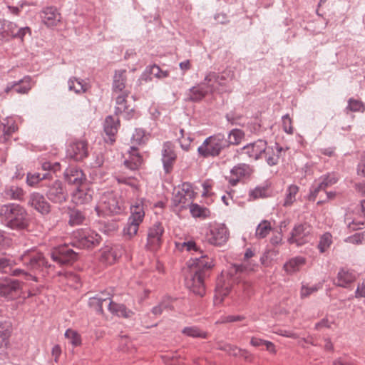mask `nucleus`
<instances>
[{
  "instance_id": "obj_32",
  "label": "nucleus",
  "mask_w": 365,
  "mask_h": 365,
  "mask_svg": "<svg viewBox=\"0 0 365 365\" xmlns=\"http://www.w3.org/2000/svg\"><path fill=\"white\" fill-rule=\"evenodd\" d=\"M16 30V24L5 19H0V39L6 40L14 38V32Z\"/></svg>"
},
{
  "instance_id": "obj_46",
  "label": "nucleus",
  "mask_w": 365,
  "mask_h": 365,
  "mask_svg": "<svg viewBox=\"0 0 365 365\" xmlns=\"http://www.w3.org/2000/svg\"><path fill=\"white\" fill-rule=\"evenodd\" d=\"M182 333L187 336L192 338L205 339L207 337V334L195 326L185 327L182 330Z\"/></svg>"
},
{
  "instance_id": "obj_45",
  "label": "nucleus",
  "mask_w": 365,
  "mask_h": 365,
  "mask_svg": "<svg viewBox=\"0 0 365 365\" xmlns=\"http://www.w3.org/2000/svg\"><path fill=\"white\" fill-rule=\"evenodd\" d=\"M271 230L270 222L267 220H263L257 225L255 236L259 239H263L267 236Z\"/></svg>"
},
{
  "instance_id": "obj_4",
  "label": "nucleus",
  "mask_w": 365,
  "mask_h": 365,
  "mask_svg": "<svg viewBox=\"0 0 365 365\" xmlns=\"http://www.w3.org/2000/svg\"><path fill=\"white\" fill-rule=\"evenodd\" d=\"M233 76V72L230 70H225L220 73L210 71L206 73L202 82L211 94L221 93L229 91L227 84L232 79Z\"/></svg>"
},
{
  "instance_id": "obj_58",
  "label": "nucleus",
  "mask_w": 365,
  "mask_h": 365,
  "mask_svg": "<svg viewBox=\"0 0 365 365\" xmlns=\"http://www.w3.org/2000/svg\"><path fill=\"white\" fill-rule=\"evenodd\" d=\"M365 240V232H357L354 235L348 237L345 242L354 244V245H360Z\"/></svg>"
},
{
  "instance_id": "obj_13",
  "label": "nucleus",
  "mask_w": 365,
  "mask_h": 365,
  "mask_svg": "<svg viewBox=\"0 0 365 365\" xmlns=\"http://www.w3.org/2000/svg\"><path fill=\"white\" fill-rule=\"evenodd\" d=\"M22 288V284L18 279L9 277L0 279V295L5 297L14 298L19 295Z\"/></svg>"
},
{
  "instance_id": "obj_16",
  "label": "nucleus",
  "mask_w": 365,
  "mask_h": 365,
  "mask_svg": "<svg viewBox=\"0 0 365 365\" xmlns=\"http://www.w3.org/2000/svg\"><path fill=\"white\" fill-rule=\"evenodd\" d=\"M229 238V232L225 225H217L213 227L207 234V240L210 244L220 246L225 244Z\"/></svg>"
},
{
  "instance_id": "obj_9",
  "label": "nucleus",
  "mask_w": 365,
  "mask_h": 365,
  "mask_svg": "<svg viewBox=\"0 0 365 365\" xmlns=\"http://www.w3.org/2000/svg\"><path fill=\"white\" fill-rule=\"evenodd\" d=\"M265 149V140L259 139L237 150L239 155H245L251 160L257 161L262 158Z\"/></svg>"
},
{
  "instance_id": "obj_7",
  "label": "nucleus",
  "mask_w": 365,
  "mask_h": 365,
  "mask_svg": "<svg viewBox=\"0 0 365 365\" xmlns=\"http://www.w3.org/2000/svg\"><path fill=\"white\" fill-rule=\"evenodd\" d=\"M312 227L308 222L297 223L292 230L287 242L297 246L303 245L312 240Z\"/></svg>"
},
{
  "instance_id": "obj_40",
  "label": "nucleus",
  "mask_w": 365,
  "mask_h": 365,
  "mask_svg": "<svg viewBox=\"0 0 365 365\" xmlns=\"http://www.w3.org/2000/svg\"><path fill=\"white\" fill-rule=\"evenodd\" d=\"M51 177L49 173L41 175L38 173H28L26 175V184L30 187L36 186L41 181Z\"/></svg>"
},
{
  "instance_id": "obj_53",
  "label": "nucleus",
  "mask_w": 365,
  "mask_h": 365,
  "mask_svg": "<svg viewBox=\"0 0 365 365\" xmlns=\"http://www.w3.org/2000/svg\"><path fill=\"white\" fill-rule=\"evenodd\" d=\"M102 299L98 298L96 295L90 297L88 299V305L91 308L93 309L96 312L99 314L103 313Z\"/></svg>"
},
{
  "instance_id": "obj_2",
  "label": "nucleus",
  "mask_w": 365,
  "mask_h": 365,
  "mask_svg": "<svg viewBox=\"0 0 365 365\" xmlns=\"http://www.w3.org/2000/svg\"><path fill=\"white\" fill-rule=\"evenodd\" d=\"M0 215L5 225L11 230L21 231L27 230L30 225L26 210L19 204L9 203L1 207Z\"/></svg>"
},
{
  "instance_id": "obj_8",
  "label": "nucleus",
  "mask_w": 365,
  "mask_h": 365,
  "mask_svg": "<svg viewBox=\"0 0 365 365\" xmlns=\"http://www.w3.org/2000/svg\"><path fill=\"white\" fill-rule=\"evenodd\" d=\"M46 186L47 187L46 195L51 202L62 204L66 201L68 193L61 181L56 180Z\"/></svg>"
},
{
  "instance_id": "obj_31",
  "label": "nucleus",
  "mask_w": 365,
  "mask_h": 365,
  "mask_svg": "<svg viewBox=\"0 0 365 365\" xmlns=\"http://www.w3.org/2000/svg\"><path fill=\"white\" fill-rule=\"evenodd\" d=\"M145 198H138L130 205V215L129 217L143 222L145 217L144 210Z\"/></svg>"
},
{
  "instance_id": "obj_5",
  "label": "nucleus",
  "mask_w": 365,
  "mask_h": 365,
  "mask_svg": "<svg viewBox=\"0 0 365 365\" xmlns=\"http://www.w3.org/2000/svg\"><path fill=\"white\" fill-rule=\"evenodd\" d=\"M228 148V143L224 134L217 133L207 138L202 144L197 148V153L200 157H217L221 151Z\"/></svg>"
},
{
  "instance_id": "obj_57",
  "label": "nucleus",
  "mask_w": 365,
  "mask_h": 365,
  "mask_svg": "<svg viewBox=\"0 0 365 365\" xmlns=\"http://www.w3.org/2000/svg\"><path fill=\"white\" fill-rule=\"evenodd\" d=\"M249 196L252 199L265 197L267 196V187L257 186L249 192Z\"/></svg>"
},
{
  "instance_id": "obj_44",
  "label": "nucleus",
  "mask_w": 365,
  "mask_h": 365,
  "mask_svg": "<svg viewBox=\"0 0 365 365\" xmlns=\"http://www.w3.org/2000/svg\"><path fill=\"white\" fill-rule=\"evenodd\" d=\"M365 110V106L364 103L359 100L354 98H349L348 101V105L345 108V112L348 113L351 112H361Z\"/></svg>"
},
{
  "instance_id": "obj_64",
  "label": "nucleus",
  "mask_w": 365,
  "mask_h": 365,
  "mask_svg": "<svg viewBox=\"0 0 365 365\" xmlns=\"http://www.w3.org/2000/svg\"><path fill=\"white\" fill-rule=\"evenodd\" d=\"M357 175L365 177V153L361 155L360 162L357 165Z\"/></svg>"
},
{
  "instance_id": "obj_10",
  "label": "nucleus",
  "mask_w": 365,
  "mask_h": 365,
  "mask_svg": "<svg viewBox=\"0 0 365 365\" xmlns=\"http://www.w3.org/2000/svg\"><path fill=\"white\" fill-rule=\"evenodd\" d=\"M253 173L252 167L246 163H238L230 170V176L227 177L229 184L234 187L240 182L247 179Z\"/></svg>"
},
{
  "instance_id": "obj_62",
  "label": "nucleus",
  "mask_w": 365,
  "mask_h": 365,
  "mask_svg": "<svg viewBox=\"0 0 365 365\" xmlns=\"http://www.w3.org/2000/svg\"><path fill=\"white\" fill-rule=\"evenodd\" d=\"M9 274H11L14 276H19L22 274L25 276L26 279H27V280L31 279V280L37 282V277L35 275L31 274H28L24 270L21 269H11V272Z\"/></svg>"
},
{
  "instance_id": "obj_42",
  "label": "nucleus",
  "mask_w": 365,
  "mask_h": 365,
  "mask_svg": "<svg viewBox=\"0 0 365 365\" xmlns=\"http://www.w3.org/2000/svg\"><path fill=\"white\" fill-rule=\"evenodd\" d=\"M190 212L193 217H202L205 218L209 216L210 210L204 207L200 206L197 203H192V202L189 205Z\"/></svg>"
},
{
  "instance_id": "obj_38",
  "label": "nucleus",
  "mask_w": 365,
  "mask_h": 365,
  "mask_svg": "<svg viewBox=\"0 0 365 365\" xmlns=\"http://www.w3.org/2000/svg\"><path fill=\"white\" fill-rule=\"evenodd\" d=\"M118 123L111 115L107 116L106 118L103 125L104 131L106 134L109 136L110 140L112 142L114 141V139L112 138L114 137V135L116 134L118 131Z\"/></svg>"
},
{
  "instance_id": "obj_43",
  "label": "nucleus",
  "mask_w": 365,
  "mask_h": 365,
  "mask_svg": "<svg viewBox=\"0 0 365 365\" xmlns=\"http://www.w3.org/2000/svg\"><path fill=\"white\" fill-rule=\"evenodd\" d=\"M68 215H69L68 223L71 226L81 225L86 219V217H85L84 215L82 213V212L78 210H76V209L70 210L68 212Z\"/></svg>"
},
{
  "instance_id": "obj_21",
  "label": "nucleus",
  "mask_w": 365,
  "mask_h": 365,
  "mask_svg": "<svg viewBox=\"0 0 365 365\" xmlns=\"http://www.w3.org/2000/svg\"><path fill=\"white\" fill-rule=\"evenodd\" d=\"M126 70L119 69L115 70L113 77L112 83V94L130 92L126 88Z\"/></svg>"
},
{
  "instance_id": "obj_35",
  "label": "nucleus",
  "mask_w": 365,
  "mask_h": 365,
  "mask_svg": "<svg viewBox=\"0 0 365 365\" xmlns=\"http://www.w3.org/2000/svg\"><path fill=\"white\" fill-rule=\"evenodd\" d=\"M306 262L304 257L297 256L290 259L284 264V269L288 274H293L298 272L302 266Z\"/></svg>"
},
{
  "instance_id": "obj_25",
  "label": "nucleus",
  "mask_w": 365,
  "mask_h": 365,
  "mask_svg": "<svg viewBox=\"0 0 365 365\" xmlns=\"http://www.w3.org/2000/svg\"><path fill=\"white\" fill-rule=\"evenodd\" d=\"M356 277L357 275L353 270L341 268L337 273L334 284L343 288H347L349 284L356 279Z\"/></svg>"
},
{
  "instance_id": "obj_59",
  "label": "nucleus",
  "mask_w": 365,
  "mask_h": 365,
  "mask_svg": "<svg viewBox=\"0 0 365 365\" xmlns=\"http://www.w3.org/2000/svg\"><path fill=\"white\" fill-rule=\"evenodd\" d=\"M282 120L284 131L287 134H292L294 132V129L292 127V120L289 117V114L283 115Z\"/></svg>"
},
{
  "instance_id": "obj_30",
  "label": "nucleus",
  "mask_w": 365,
  "mask_h": 365,
  "mask_svg": "<svg viewBox=\"0 0 365 365\" xmlns=\"http://www.w3.org/2000/svg\"><path fill=\"white\" fill-rule=\"evenodd\" d=\"M128 158L125 160L124 165L131 170H138L143 163L142 156L135 146L130 147Z\"/></svg>"
},
{
  "instance_id": "obj_3",
  "label": "nucleus",
  "mask_w": 365,
  "mask_h": 365,
  "mask_svg": "<svg viewBox=\"0 0 365 365\" xmlns=\"http://www.w3.org/2000/svg\"><path fill=\"white\" fill-rule=\"evenodd\" d=\"M125 210L120 196L113 191L105 192L101 197L95 210L99 217L120 215Z\"/></svg>"
},
{
  "instance_id": "obj_1",
  "label": "nucleus",
  "mask_w": 365,
  "mask_h": 365,
  "mask_svg": "<svg viewBox=\"0 0 365 365\" xmlns=\"http://www.w3.org/2000/svg\"><path fill=\"white\" fill-rule=\"evenodd\" d=\"M175 247L180 251L185 250L194 255L187 262L190 275L185 279V284L195 294L202 297L205 294V279L210 276L213 267L212 259L202 253L193 240L175 242Z\"/></svg>"
},
{
  "instance_id": "obj_56",
  "label": "nucleus",
  "mask_w": 365,
  "mask_h": 365,
  "mask_svg": "<svg viewBox=\"0 0 365 365\" xmlns=\"http://www.w3.org/2000/svg\"><path fill=\"white\" fill-rule=\"evenodd\" d=\"M148 70H150V73L158 78H164L168 77L169 75V72L168 71H162L156 64L149 66Z\"/></svg>"
},
{
  "instance_id": "obj_60",
  "label": "nucleus",
  "mask_w": 365,
  "mask_h": 365,
  "mask_svg": "<svg viewBox=\"0 0 365 365\" xmlns=\"http://www.w3.org/2000/svg\"><path fill=\"white\" fill-rule=\"evenodd\" d=\"M319 285H314L312 287H307L306 285H302L300 291V297L302 299L308 297L312 293L317 292L319 289Z\"/></svg>"
},
{
  "instance_id": "obj_54",
  "label": "nucleus",
  "mask_w": 365,
  "mask_h": 365,
  "mask_svg": "<svg viewBox=\"0 0 365 365\" xmlns=\"http://www.w3.org/2000/svg\"><path fill=\"white\" fill-rule=\"evenodd\" d=\"M319 180L322 182V185L327 188L338 181V176L336 173H328L319 178Z\"/></svg>"
},
{
  "instance_id": "obj_18",
  "label": "nucleus",
  "mask_w": 365,
  "mask_h": 365,
  "mask_svg": "<svg viewBox=\"0 0 365 365\" xmlns=\"http://www.w3.org/2000/svg\"><path fill=\"white\" fill-rule=\"evenodd\" d=\"M66 155L76 161H79L88 155V144L83 140L74 142L68 145Z\"/></svg>"
},
{
  "instance_id": "obj_49",
  "label": "nucleus",
  "mask_w": 365,
  "mask_h": 365,
  "mask_svg": "<svg viewBox=\"0 0 365 365\" xmlns=\"http://www.w3.org/2000/svg\"><path fill=\"white\" fill-rule=\"evenodd\" d=\"M64 336L68 340V342L73 346H78L81 344V337L80 334L73 329H68L66 331Z\"/></svg>"
},
{
  "instance_id": "obj_52",
  "label": "nucleus",
  "mask_w": 365,
  "mask_h": 365,
  "mask_svg": "<svg viewBox=\"0 0 365 365\" xmlns=\"http://www.w3.org/2000/svg\"><path fill=\"white\" fill-rule=\"evenodd\" d=\"M344 220L347 227L351 231L360 230L364 225V222L361 220L352 219L350 214L348 213L346 215Z\"/></svg>"
},
{
  "instance_id": "obj_15",
  "label": "nucleus",
  "mask_w": 365,
  "mask_h": 365,
  "mask_svg": "<svg viewBox=\"0 0 365 365\" xmlns=\"http://www.w3.org/2000/svg\"><path fill=\"white\" fill-rule=\"evenodd\" d=\"M161 155L163 170L165 173H169L173 170V165L177 158V154L175 151V146L172 142L166 141L163 143L161 150Z\"/></svg>"
},
{
  "instance_id": "obj_37",
  "label": "nucleus",
  "mask_w": 365,
  "mask_h": 365,
  "mask_svg": "<svg viewBox=\"0 0 365 365\" xmlns=\"http://www.w3.org/2000/svg\"><path fill=\"white\" fill-rule=\"evenodd\" d=\"M143 222L128 217V222L123 227V232L125 236L132 238L137 235L139 226Z\"/></svg>"
},
{
  "instance_id": "obj_51",
  "label": "nucleus",
  "mask_w": 365,
  "mask_h": 365,
  "mask_svg": "<svg viewBox=\"0 0 365 365\" xmlns=\"http://www.w3.org/2000/svg\"><path fill=\"white\" fill-rule=\"evenodd\" d=\"M332 243V236L330 233H324L319 240L318 249L321 253L324 252L330 247Z\"/></svg>"
},
{
  "instance_id": "obj_34",
  "label": "nucleus",
  "mask_w": 365,
  "mask_h": 365,
  "mask_svg": "<svg viewBox=\"0 0 365 365\" xmlns=\"http://www.w3.org/2000/svg\"><path fill=\"white\" fill-rule=\"evenodd\" d=\"M108 309L113 314L118 317L130 318L133 315V312L124 304L114 303L113 301L108 303Z\"/></svg>"
},
{
  "instance_id": "obj_29",
  "label": "nucleus",
  "mask_w": 365,
  "mask_h": 365,
  "mask_svg": "<svg viewBox=\"0 0 365 365\" xmlns=\"http://www.w3.org/2000/svg\"><path fill=\"white\" fill-rule=\"evenodd\" d=\"M17 130L14 120L11 118H6L0 120V142L5 143L10 136Z\"/></svg>"
},
{
  "instance_id": "obj_61",
  "label": "nucleus",
  "mask_w": 365,
  "mask_h": 365,
  "mask_svg": "<svg viewBox=\"0 0 365 365\" xmlns=\"http://www.w3.org/2000/svg\"><path fill=\"white\" fill-rule=\"evenodd\" d=\"M326 187L322 182L319 180V182L317 185H313L310 189V197L313 200H315L317 195L319 192L322 190H325Z\"/></svg>"
},
{
  "instance_id": "obj_50",
  "label": "nucleus",
  "mask_w": 365,
  "mask_h": 365,
  "mask_svg": "<svg viewBox=\"0 0 365 365\" xmlns=\"http://www.w3.org/2000/svg\"><path fill=\"white\" fill-rule=\"evenodd\" d=\"M29 81L30 78L28 77L26 78L24 80H21L18 82H14V84H16V86H14L15 92L21 94L28 93L31 88Z\"/></svg>"
},
{
  "instance_id": "obj_26",
  "label": "nucleus",
  "mask_w": 365,
  "mask_h": 365,
  "mask_svg": "<svg viewBox=\"0 0 365 365\" xmlns=\"http://www.w3.org/2000/svg\"><path fill=\"white\" fill-rule=\"evenodd\" d=\"M211 94L202 82L192 86L186 92V101L191 102H199L205 96Z\"/></svg>"
},
{
  "instance_id": "obj_63",
  "label": "nucleus",
  "mask_w": 365,
  "mask_h": 365,
  "mask_svg": "<svg viewBox=\"0 0 365 365\" xmlns=\"http://www.w3.org/2000/svg\"><path fill=\"white\" fill-rule=\"evenodd\" d=\"M144 131L140 129H136L132 136V141L135 145H140L143 141Z\"/></svg>"
},
{
  "instance_id": "obj_12",
  "label": "nucleus",
  "mask_w": 365,
  "mask_h": 365,
  "mask_svg": "<svg viewBox=\"0 0 365 365\" xmlns=\"http://www.w3.org/2000/svg\"><path fill=\"white\" fill-rule=\"evenodd\" d=\"M78 253L68 245L58 247L51 253V258L60 265L69 264L77 259Z\"/></svg>"
},
{
  "instance_id": "obj_23",
  "label": "nucleus",
  "mask_w": 365,
  "mask_h": 365,
  "mask_svg": "<svg viewBox=\"0 0 365 365\" xmlns=\"http://www.w3.org/2000/svg\"><path fill=\"white\" fill-rule=\"evenodd\" d=\"M283 148L277 143L274 145L267 146V141L265 140V149L262 151V156L268 165L274 166L278 164L279 160V155Z\"/></svg>"
},
{
  "instance_id": "obj_14",
  "label": "nucleus",
  "mask_w": 365,
  "mask_h": 365,
  "mask_svg": "<svg viewBox=\"0 0 365 365\" xmlns=\"http://www.w3.org/2000/svg\"><path fill=\"white\" fill-rule=\"evenodd\" d=\"M164 228L159 222H155L148 231L146 247L150 250H156L162 243Z\"/></svg>"
},
{
  "instance_id": "obj_27",
  "label": "nucleus",
  "mask_w": 365,
  "mask_h": 365,
  "mask_svg": "<svg viewBox=\"0 0 365 365\" xmlns=\"http://www.w3.org/2000/svg\"><path fill=\"white\" fill-rule=\"evenodd\" d=\"M41 17L43 22L48 27L55 26L61 21V14L58 11L57 9L53 6L45 8L41 12Z\"/></svg>"
},
{
  "instance_id": "obj_20",
  "label": "nucleus",
  "mask_w": 365,
  "mask_h": 365,
  "mask_svg": "<svg viewBox=\"0 0 365 365\" xmlns=\"http://www.w3.org/2000/svg\"><path fill=\"white\" fill-rule=\"evenodd\" d=\"M94 192L86 183L76 187V189L72 193V201L76 205H85L89 203L93 198Z\"/></svg>"
},
{
  "instance_id": "obj_28",
  "label": "nucleus",
  "mask_w": 365,
  "mask_h": 365,
  "mask_svg": "<svg viewBox=\"0 0 365 365\" xmlns=\"http://www.w3.org/2000/svg\"><path fill=\"white\" fill-rule=\"evenodd\" d=\"M25 194V191L21 187L15 185H6L1 192L5 200L18 201H23Z\"/></svg>"
},
{
  "instance_id": "obj_19",
  "label": "nucleus",
  "mask_w": 365,
  "mask_h": 365,
  "mask_svg": "<svg viewBox=\"0 0 365 365\" xmlns=\"http://www.w3.org/2000/svg\"><path fill=\"white\" fill-rule=\"evenodd\" d=\"M123 252L120 245L105 247L101 251V261L106 264H111L122 256Z\"/></svg>"
},
{
  "instance_id": "obj_6",
  "label": "nucleus",
  "mask_w": 365,
  "mask_h": 365,
  "mask_svg": "<svg viewBox=\"0 0 365 365\" xmlns=\"http://www.w3.org/2000/svg\"><path fill=\"white\" fill-rule=\"evenodd\" d=\"M23 264L34 272H41L48 266L43 253L36 249L26 250L21 256Z\"/></svg>"
},
{
  "instance_id": "obj_22",
  "label": "nucleus",
  "mask_w": 365,
  "mask_h": 365,
  "mask_svg": "<svg viewBox=\"0 0 365 365\" xmlns=\"http://www.w3.org/2000/svg\"><path fill=\"white\" fill-rule=\"evenodd\" d=\"M130 92H124L114 93L113 96L115 100V113L116 115L125 113L126 117L129 118L130 113L133 110L128 104L127 98L130 96Z\"/></svg>"
},
{
  "instance_id": "obj_39",
  "label": "nucleus",
  "mask_w": 365,
  "mask_h": 365,
  "mask_svg": "<svg viewBox=\"0 0 365 365\" xmlns=\"http://www.w3.org/2000/svg\"><path fill=\"white\" fill-rule=\"evenodd\" d=\"M68 90L77 94L85 93L87 91V85L76 77H71L68 81Z\"/></svg>"
},
{
  "instance_id": "obj_33",
  "label": "nucleus",
  "mask_w": 365,
  "mask_h": 365,
  "mask_svg": "<svg viewBox=\"0 0 365 365\" xmlns=\"http://www.w3.org/2000/svg\"><path fill=\"white\" fill-rule=\"evenodd\" d=\"M192 197L185 195L183 191H176L173 193L172 204L174 207H180V210L187 208L191 202Z\"/></svg>"
},
{
  "instance_id": "obj_48",
  "label": "nucleus",
  "mask_w": 365,
  "mask_h": 365,
  "mask_svg": "<svg viewBox=\"0 0 365 365\" xmlns=\"http://www.w3.org/2000/svg\"><path fill=\"white\" fill-rule=\"evenodd\" d=\"M118 228V223L116 220L101 221L99 222V230L106 235L116 231Z\"/></svg>"
},
{
  "instance_id": "obj_36",
  "label": "nucleus",
  "mask_w": 365,
  "mask_h": 365,
  "mask_svg": "<svg viewBox=\"0 0 365 365\" xmlns=\"http://www.w3.org/2000/svg\"><path fill=\"white\" fill-rule=\"evenodd\" d=\"M11 335V328L7 323L0 324V354L4 351L9 344V338Z\"/></svg>"
},
{
  "instance_id": "obj_47",
  "label": "nucleus",
  "mask_w": 365,
  "mask_h": 365,
  "mask_svg": "<svg viewBox=\"0 0 365 365\" xmlns=\"http://www.w3.org/2000/svg\"><path fill=\"white\" fill-rule=\"evenodd\" d=\"M299 191V187L296 185H290L286 190V196L284 198V205L289 206L296 200V195Z\"/></svg>"
},
{
  "instance_id": "obj_11",
  "label": "nucleus",
  "mask_w": 365,
  "mask_h": 365,
  "mask_svg": "<svg viewBox=\"0 0 365 365\" xmlns=\"http://www.w3.org/2000/svg\"><path fill=\"white\" fill-rule=\"evenodd\" d=\"M27 205L42 215H46L51 212L50 203L39 192L34 191L29 194Z\"/></svg>"
},
{
  "instance_id": "obj_17",
  "label": "nucleus",
  "mask_w": 365,
  "mask_h": 365,
  "mask_svg": "<svg viewBox=\"0 0 365 365\" xmlns=\"http://www.w3.org/2000/svg\"><path fill=\"white\" fill-rule=\"evenodd\" d=\"M65 180L70 185L76 187L86 183V178L82 170L76 166H69L63 173Z\"/></svg>"
},
{
  "instance_id": "obj_41",
  "label": "nucleus",
  "mask_w": 365,
  "mask_h": 365,
  "mask_svg": "<svg viewBox=\"0 0 365 365\" xmlns=\"http://www.w3.org/2000/svg\"><path fill=\"white\" fill-rule=\"evenodd\" d=\"M245 138V132L240 129L235 128L231 130L227 135V142L228 147L230 145H237Z\"/></svg>"
},
{
  "instance_id": "obj_55",
  "label": "nucleus",
  "mask_w": 365,
  "mask_h": 365,
  "mask_svg": "<svg viewBox=\"0 0 365 365\" xmlns=\"http://www.w3.org/2000/svg\"><path fill=\"white\" fill-rule=\"evenodd\" d=\"M13 268V261L5 257H0V272L10 273Z\"/></svg>"
},
{
  "instance_id": "obj_24",
  "label": "nucleus",
  "mask_w": 365,
  "mask_h": 365,
  "mask_svg": "<svg viewBox=\"0 0 365 365\" xmlns=\"http://www.w3.org/2000/svg\"><path fill=\"white\" fill-rule=\"evenodd\" d=\"M101 240V236L95 231L86 230L79 234L78 243L81 247L90 249L98 245Z\"/></svg>"
}]
</instances>
